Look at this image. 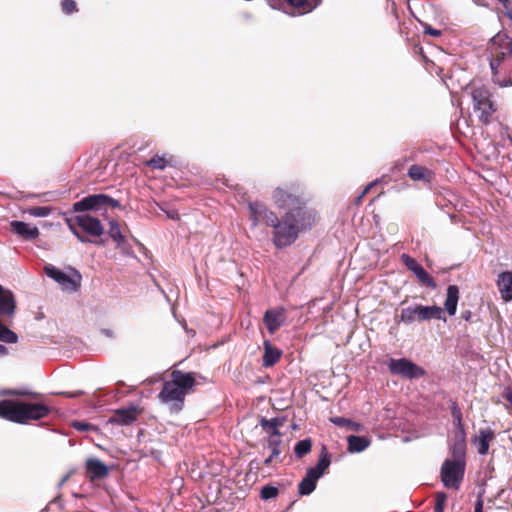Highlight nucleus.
I'll return each mask as SVG.
<instances>
[{"mask_svg":"<svg viewBox=\"0 0 512 512\" xmlns=\"http://www.w3.org/2000/svg\"><path fill=\"white\" fill-rule=\"evenodd\" d=\"M447 495L444 492H437L435 494L434 512H444Z\"/></svg>","mask_w":512,"mask_h":512,"instance_id":"obj_38","label":"nucleus"},{"mask_svg":"<svg viewBox=\"0 0 512 512\" xmlns=\"http://www.w3.org/2000/svg\"><path fill=\"white\" fill-rule=\"evenodd\" d=\"M281 434L268 437V447L271 449L272 457H278L281 453Z\"/></svg>","mask_w":512,"mask_h":512,"instance_id":"obj_33","label":"nucleus"},{"mask_svg":"<svg viewBox=\"0 0 512 512\" xmlns=\"http://www.w3.org/2000/svg\"><path fill=\"white\" fill-rule=\"evenodd\" d=\"M375 184L376 182H372L369 185H367L361 193L362 196H365Z\"/></svg>","mask_w":512,"mask_h":512,"instance_id":"obj_47","label":"nucleus"},{"mask_svg":"<svg viewBox=\"0 0 512 512\" xmlns=\"http://www.w3.org/2000/svg\"><path fill=\"white\" fill-rule=\"evenodd\" d=\"M10 227L12 232L18 234L25 240H33L39 236V230L36 226H31L22 221H12Z\"/></svg>","mask_w":512,"mask_h":512,"instance_id":"obj_22","label":"nucleus"},{"mask_svg":"<svg viewBox=\"0 0 512 512\" xmlns=\"http://www.w3.org/2000/svg\"><path fill=\"white\" fill-rule=\"evenodd\" d=\"M459 300V288L456 285H449L447 288V296L444 302L445 310L450 316H454L457 310Z\"/></svg>","mask_w":512,"mask_h":512,"instance_id":"obj_25","label":"nucleus"},{"mask_svg":"<svg viewBox=\"0 0 512 512\" xmlns=\"http://www.w3.org/2000/svg\"><path fill=\"white\" fill-rule=\"evenodd\" d=\"M407 174L411 180L425 183H431L435 176L433 170L418 164L411 165Z\"/></svg>","mask_w":512,"mask_h":512,"instance_id":"obj_23","label":"nucleus"},{"mask_svg":"<svg viewBox=\"0 0 512 512\" xmlns=\"http://www.w3.org/2000/svg\"><path fill=\"white\" fill-rule=\"evenodd\" d=\"M331 422L336 426L345 427L356 432L360 431L361 429V424L353 422L352 420L345 417H334L331 419Z\"/></svg>","mask_w":512,"mask_h":512,"instance_id":"obj_31","label":"nucleus"},{"mask_svg":"<svg viewBox=\"0 0 512 512\" xmlns=\"http://www.w3.org/2000/svg\"><path fill=\"white\" fill-rule=\"evenodd\" d=\"M473 101V109L478 113L479 121L488 125L492 122V117L497 111V105L492 99V93L489 88L481 83L473 82L468 87Z\"/></svg>","mask_w":512,"mask_h":512,"instance_id":"obj_5","label":"nucleus"},{"mask_svg":"<svg viewBox=\"0 0 512 512\" xmlns=\"http://www.w3.org/2000/svg\"><path fill=\"white\" fill-rule=\"evenodd\" d=\"M330 455L325 446L322 447L317 464L307 470H312L314 475L320 478L330 466Z\"/></svg>","mask_w":512,"mask_h":512,"instance_id":"obj_27","label":"nucleus"},{"mask_svg":"<svg viewBox=\"0 0 512 512\" xmlns=\"http://www.w3.org/2000/svg\"><path fill=\"white\" fill-rule=\"evenodd\" d=\"M451 414H452V417L454 419V422L458 426V430L464 429L463 422H462V413H461V410H460V408L458 407V405L456 403H453V405L451 407Z\"/></svg>","mask_w":512,"mask_h":512,"instance_id":"obj_40","label":"nucleus"},{"mask_svg":"<svg viewBox=\"0 0 512 512\" xmlns=\"http://www.w3.org/2000/svg\"><path fill=\"white\" fill-rule=\"evenodd\" d=\"M12 395H19V396H23V395H26V393L24 392H19V391H12L11 392Z\"/></svg>","mask_w":512,"mask_h":512,"instance_id":"obj_53","label":"nucleus"},{"mask_svg":"<svg viewBox=\"0 0 512 512\" xmlns=\"http://www.w3.org/2000/svg\"><path fill=\"white\" fill-rule=\"evenodd\" d=\"M248 209L253 227L262 223L273 228L272 242L278 248L277 231L280 230L279 227L282 226V217L279 218L277 214L270 210L265 204L257 201L250 202Z\"/></svg>","mask_w":512,"mask_h":512,"instance_id":"obj_7","label":"nucleus"},{"mask_svg":"<svg viewBox=\"0 0 512 512\" xmlns=\"http://www.w3.org/2000/svg\"><path fill=\"white\" fill-rule=\"evenodd\" d=\"M414 274L422 285L432 289L436 288L435 280L422 266Z\"/></svg>","mask_w":512,"mask_h":512,"instance_id":"obj_30","label":"nucleus"},{"mask_svg":"<svg viewBox=\"0 0 512 512\" xmlns=\"http://www.w3.org/2000/svg\"><path fill=\"white\" fill-rule=\"evenodd\" d=\"M7 354H8V349L4 345L0 344V356H4Z\"/></svg>","mask_w":512,"mask_h":512,"instance_id":"obj_49","label":"nucleus"},{"mask_svg":"<svg viewBox=\"0 0 512 512\" xmlns=\"http://www.w3.org/2000/svg\"><path fill=\"white\" fill-rule=\"evenodd\" d=\"M16 300L12 291L0 284V317L9 318L15 314Z\"/></svg>","mask_w":512,"mask_h":512,"instance_id":"obj_17","label":"nucleus"},{"mask_svg":"<svg viewBox=\"0 0 512 512\" xmlns=\"http://www.w3.org/2000/svg\"><path fill=\"white\" fill-rule=\"evenodd\" d=\"M497 287L505 302L512 301V271H504L498 275Z\"/></svg>","mask_w":512,"mask_h":512,"instance_id":"obj_21","label":"nucleus"},{"mask_svg":"<svg viewBox=\"0 0 512 512\" xmlns=\"http://www.w3.org/2000/svg\"><path fill=\"white\" fill-rule=\"evenodd\" d=\"M424 32L428 35H431L433 37H439L441 35V31L440 30H437V29H434L432 27H427L425 28Z\"/></svg>","mask_w":512,"mask_h":512,"instance_id":"obj_45","label":"nucleus"},{"mask_svg":"<svg viewBox=\"0 0 512 512\" xmlns=\"http://www.w3.org/2000/svg\"><path fill=\"white\" fill-rule=\"evenodd\" d=\"M487 53L493 82L500 87L512 86V38L497 33L490 39Z\"/></svg>","mask_w":512,"mask_h":512,"instance_id":"obj_1","label":"nucleus"},{"mask_svg":"<svg viewBox=\"0 0 512 512\" xmlns=\"http://www.w3.org/2000/svg\"><path fill=\"white\" fill-rule=\"evenodd\" d=\"M363 198H364V196H362V194H360V195L356 198V200H355V204H356V205H360V204H361V202H362V200H363Z\"/></svg>","mask_w":512,"mask_h":512,"instance_id":"obj_52","label":"nucleus"},{"mask_svg":"<svg viewBox=\"0 0 512 512\" xmlns=\"http://www.w3.org/2000/svg\"><path fill=\"white\" fill-rule=\"evenodd\" d=\"M85 468L87 477L92 481L103 479L109 473L107 466L97 458H88Z\"/></svg>","mask_w":512,"mask_h":512,"instance_id":"obj_19","label":"nucleus"},{"mask_svg":"<svg viewBox=\"0 0 512 512\" xmlns=\"http://www.w3.org/2000/svg\"><path fill=\"white\" fill-rule=\"evenodd\" d=\"M272 200L278 209L285 211L295 209L307 202L300 187L294 184H285L275 188Z\"/></svg>","mask_w":512,"mask_h":512,"instance_id":"obj_8","label":"nucleus"},{"mask_svg":"<svg viewBox=\"0 0 512 512\" xmlns=\"http://www.w3.org/2000/svg\"><path fill=\"white\" fill-rule=\"evenodd\" d=\"M146 165L152 167L153 169L162 170L167 166V161L165 160L164 157L155 155L146 162Z\"/></svg>","mask_w":512,"mask_h":512,"instance_id":"obj_35","label":"nucleus"},{"mask_svg":"<svg viewBox=\"0 0 512 512\" xmlns=\"http://www.w3.org/2000/svg\"><path fill=\"white\" fill-rule=\"evenodd\" d=\"M120 203L118 200L105 195V194H93L88 195L73 204L72 208L74 212H85V211H99L107 207L118 208Z\"/></svg>","mask_w":512,"mask_h":512,"instance_id":"obj_11","label":"nucleus"},{"mask_svg":"<svg viewBox=\"0 0 512 512\" xmlns=\"http://www.w3.org/2000/svg\"><path fill=\"white\" fill-rule=\"evenodd\" d=\"M109 235L117 243H122L124 241V236L121 233L120 227L115 222L110 223Z\"/></svg>","mask_w":512,"mask_h":512,"instance_id":"obj_37","label":"nucleus"},{"mask_svg":"<svg viewBox=\"0 0 512 512\" xmlns=\"http://www.w3.org/2000/svg\"><path fill=\"white\" fill-rule=\"evenodd\" d=\"M312 441L310 439H304L296 443L294 447V453L297 458H302L311 451Z\"/></svg>","mask_w":512,"mask_h":512,"instance_id":"obj_32","label":"nucleus"},{"mask_svg":"<svg viewBox=\"0 0 512 512\" xmlns=\"http://www.w3.org/2000/svg\"><path fill=\"white\" fill-rule=\"evenodd\" d=\"M348 451L350 453H360L370 445V440L364 436L350 435L347 437Z\"/></svg>","mask_w":512,"mask_h":512,"instance_id":"obj_28","label":"nucleus"},{"mask_svg":"<svg viewBox=\"0 0 512 512\" xmlns=\"http://www.w3.org/2000/svg\"><path fill=\"white\" fill-rule=\"evenodd\" d=\"M318 2H271L273 9L282 10L290 16L303 15L312 11Z\"/></svg>","mask_w":512,"mask_h":512,"instance_id":"obj_14","label":"nucleus"},{"mask_svg":"<svg viewBox=\"0 0 512 512\" xmlns=\"http://www.w3.org/2000/svg\"><path fill=\"white\" fill-rule=\"evenodd\" d=\"M508 139L510 140V142L512 143V134L511 135H508Z\"/></svg>","mask_w":512,"mask_h":512,"instance_id":"obj_55","label":"nucleus"},{"mask_svg":"<svg viewBox=\"0 0 512 512\" xmlns=\"http://www.w3.org/2000/svg\"><path fill=\"white\" fill-rule=\"evenodd\" d=\"M52 408L44 403H32L5 399L0 401V418L18 424H26L47 417Z\"/></svg>","mask_w":512,"mask_h":512,"instance_id":"obj_4","label":"nucleus"},{"mask_svg":"<svg viewBox=\"0 0 512 512\" xmlns=\"http://www.w3.org/2000/svg\"><path fill=\"white\" fill-rule=\"evenodd\" d=\"M462 318L466 321H469L470 318H471V312L470 311H465L462 313Z\"/></svg>","mask_w":512,"mask_h":512,"instance_id":"obj_50","label":"nucleus"},{"mask_svg":"<svg viewBox=\"0 0 512 512\" xmlns=\"http://www.w3.org/2000/svg\"><path fill=\"white\" fill-rule=\"evenodd\" d=\"M44 272L49 278L56 281L62 290L76 292L81 286L82 276L76 269H72L73 276H69L55 266L47 264L44 266Z\"/></svg>","mask_w":512,"mask_h":512,"instance_id":"obj_12","label":"nucleus"},{"mask_svg":"<svg viewBox=\"0 0 512 512\" xmlns=\"http://www.w3.org/2000/svg\"><path fill=\"white\" fill-rule=\"evenodd\" d=\"M392 374L401 375L408 379L419 378L425 375V370L406 358L390 359L388 363Z\"/></svg>","mask_w":512,"mask_h":512,"instance_id":"obj_13","label":"nucleus"},{"mask_svg":"<svg viewBox=\"0 0 512 512\" xmlns=\"http://www.w3.org/2000/svg\"><path fill=\"white\" fill-rule=\"evenodd\" d=\"M318 220L317 212L307 202L282 215V226L277 231L278 248L293 244L301 232L311 230Z\"/></svg>","mask_w":512,"mask_h":512,"instance_id":"obj_2","label":"nucleus"},{"mask_svg":"<svg viewBox=\"0 0 512 512\" xmlns=\"http://www.w3.org/2000/svg\"><path fill=\"white\" fill-rule=\"evenodd\" d=\"M400 321L404 323H412L414 321H429L431 319L444 320V310L437 305L424 306L416 304L407 308H403L400 313Z\"/></svg>","mask_w":512,"mask_h":512,"instance_id":"obj_9","label":"nucleus"},{"mask_svg":"<svg viewBox=\"0 0 512 512\" xmlns=\"http://www.w3.org/2000/svg\"><path fill=\"white\" fill-rule=\"evenodd\" d=\"M65 221L71 232L82 243L90 242V240L82 235L80 231L93 237H100L104 232L101 221L86 213L67 217Z\"/></svg>","mask_w":512,"mask_h":512,"instance_id":"obj_6","label":"nucleus"},{"mask_svg":"<svg viewBox=\"0 0 512 512\" xmlns=\"http://www.w3.org/2000/svg\"><path fill=\"white\" fill-rule=\"evenodd\" d=\"M72 427L78 431L97 430V427H95L94 425L87 423V422H81V421H74L72 423Z\"/></svg>","mask_w":512,"mask_h":512,"instance_id":"obj_41","label":"nucleus"},{"mask_svg":"<svg viewBox=\"0 0 512 512\" xmlns=\"http://www.w3.org/2000/svg\"><path fill=\"white\" fill-rule=\"evenodd\" d=\"M283 424L279 418L266 419L261 418L260 425L269 436L280 435L279 426Z\"/></svg>","mask_w":512,"mask_h":512,"instance_id":"obj_29","label":"nucleus"},{"mask_svg":"<svg viewBox=\"0 0 512 512\" xmlns=\"http://www.w3.org/2000/svg\"><path fill=\"white\" fill-rule=\"evenodd\" d=\"M466 463L446 459L440 471V477L446 488L458 490L464 479Z\"/></svg>","mask_w":512,"mask_h":512,"instance_id":"obj_10","label":"nucleus"},{"mask_svg":"<svg viewBox=\"0 0 512 512\" xmlns=\"http://www.w3.org/2000/svg\"><path fill=\"white\" fill-rule=\"evenodd\" d=\"M62 10L66 14H71L77 11L76 2H62Z\"/></svg>","mask_w":512,"mask_h":512,"instance_id":"obj_42","label":"nucleus"},{"mask_svg":"<svg viewBox=\"0 0 512 512\" xmlns=\"http://www.w3.org/2000/svg\"><path fill=\"white\" fill-rule=\"evenodd\" d=\"M279 493V490L275 486L266 485L263 486L260 492V496L263 500H269L275 498Z\"/></svg>","mask_w":512,"mask_h":512,"instance_id":"obj_36","label":"nucleus"},{"mask_svg":"<svg viewBox=\"0 0 512 512\" xmlns=\"http://www.w3.org/2000/svg\"><path fill=\"white\" fill-rule=\"evenodd\" d=\"M167 215L171 219H178L179 218V215H178L177 211H175V210L167 212Z\"/></svg>","mask_w":512,"mask_h":512,"instance_id":"obj_48","label":"nucleus"},{"mask_svg":"<svg viewBox=\"0 0 512 512\" xmlns=\"http://www.w3.org/2000/svg\"><path fill=\"white\" fill-rule=\"evenodd\" d=\"M474 512H483V499L481 495L478 496L475 503Z\"/></svg>","mask_w":512,"mask_h":512,"instance_id":"obj_46","label":"nucleus"},{"mask_svg":"<svg viewBox=\"0 0 512 512\" xmlns=\"http://www.w3.org/2000/svg\"><path fill=\"white\" fill-rule=\"evenodd\" d=\"M52 211L48 206H36L28 209V213L34 217H47Z\"/></svg>","mask_w":512,"mask_h":512,"instance_id":"obj_34","label":"nucleus"},{"mask_svg":"<svg viewBox=\"0 0 512 512\" xmlns=\"http://www.w3.org/2000/svg\"><path fill=\"white\" fill-rule=\"evenodd\" d=\"M495 439V433L492 429H480L479 433L472 439V444L477 447L480 455H486L489 450L490 442Z\"/></svg>","mask_w":512,"mask_h":512,"instance_id":"obj_20","label":"nucleus"},{"mask_svg":"<svg viewBox=\"0 0 512 512\" xmlns=\"http://www.w3.org/2000/svg\"><path fill=\"white\" fill-rule=\"evenodd\" d=\"M67 479H68V476H65V477L62 479L61 483H64L65 481H67Z\"/></svg>","mask_w":512,"mask_h":512,"instance_id":"obj_54","label":"nucleus"},{"mask_svg":"<svg viewBox=\"0 0 512 512\" xmlns=\"http://www.w3.org/2000/svg\"><path fill=\"white\" fill-rule=\"evenodd\" d=\"M401 259L405 266L413 273H415L421 267V265L414 258L407 254H402Z\"/></svg>","mask_w":512,"mask_h":512,"instance_id":"obj_39","label":"nucleus"},{"mask_svg":"<svg viewBox=\"0 0 512 512\" xmlns=\"http://www.w3.org/2000/svg\"><path fill=\"white\" fill-rule=\"evenodd\" d=\"M319 478L314 475L312 470H307L305 477L301 480L298 485V492L300 495H309L315 488Z\"/></svg>","mask_w":512,"mask_h":512,"instance_id":"obj_26","label":"nucleus"},{"mask_svg":"<svg viewBox=\"0 0 512 512\" xmlns=\"http://www.w3.org/2000/svg\"><path fill=\"white\" fill-rule=\"evenodd\" d=\"M286 320V309L276 307L268 309L263 316V322L270 334H274Z\"/></svg>","mask_w":512,"mask_h":512,"instance_id":"obj_15","label":"nucleus"},{"mask_svg":"<svg viewBox=\"0 0 512 512\" xmlns=\"http://www.w3.org/2000/svg\"><path fill=\"white\" fill-rule=\"evenodd\" d=\"M275 458L276 457H272V454H271L267 459H265L264 464L266 466H269Z\"/></svg>","mask_w":512,"mask_h":512,"instance_id":"obj_51","label":"nucleus"},{"mask_svg":"<svg viewBox=\"0 0 512 512\" xmlns=\"http://www.w3.org/2000/svg\"><path fill=\"white\" fill-rule=\"evenodd\" d=\"M503 14L512 21V2H503Z\"/></svg>","mask_w":512,"mask_h":512,"instance_id":"obj_43","label":"nucleus"},{"mask_svg":"<svg viewBox=\"0 0 512 512\" xmlns=\"http://www.w3.org/2000/svg\"><path fill=\"white\" fill-rule=\"evenodd\" d=\"M59 395H64L67 398H77L83 394V391L77 390L74 392H60Z\"/></svg>","mask_w":512,"mask_h":512,"instance_id":"obj_44","label":"nucleus"},{"mask_svg":"<svg viewBox=\"0 0 512 512\" xmlns=\"http://www.w3.org/2000/svg\"><path fill=\"white\" fill-rule=\"evenodd\" d=\"M195 385L193 373L173 370L170 379L163 382L158 398L171 413H179L184 408L186 396L193 391Z\"/></svg>","mask_w":512,"mask_h":512,"instance_id":"obj_3","label":"nucleus"},{"mask_svg":"<svg viewBox=\"0 0 512 512\" xmlns=\"http://www.w3.org/2000/svg\"><path fill=\"white\" fill-rule=\"evenodd\" d=\"M141 410L136 406L117 409L113 412L109 422L117 425H130L138 419Z\"/></svg>","mask_w":512,"mask_h":512,"instance_id":"obj_16","label":"nucleus"},{"mask_svg":"<svg viewBox=\"0 0 512 512\" xmlns=\"http://www.w3.org/2000/svg\"><path fill=\"white\" fill-rule=\"evenodd\" d=\"M282 351L273 346L270 341L264 342V354L262 357V365L264 367L274 366L281 358Z\"/></svg>","mask_w":512,"mask_h":512,"instance_id":"obj_24","label":"nucleus"},{"mask_svg":"<svg viewBox=\"0 0 512 512\" xmlns=\"http://www.w3.org/2000/svg\"><path fill=\"white\" fill-rule=\"evenodd\" d=\"M450 452L452 461L466 463V433L464 429H460L455 433Z\"/></svg>","mask_w":512,"mask_h":512,"instance_id":"obj_18","label":"nucleus"}]
</instances>
